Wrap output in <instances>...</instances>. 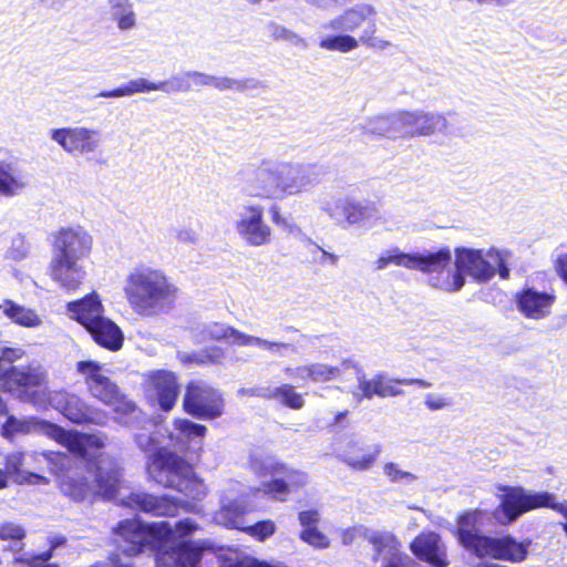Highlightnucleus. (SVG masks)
<instances>
[{
    "label": "nucleus",
    "mask_w": 567,
    "mask_h": 567,
    "mask_svg": "<svg viewBox=\"0 0 567 567\" xmlns=\"http://www.w3.org/2000/svg\"><path fill=\"white\" fill-rule=\"evenodd\" d=\"M135 442L144 452H152L147 462V473L157 484L176 489L194 501L203 499L207 488L192 467L176 453L159 446L158 433L146 427L135 434Z\"/></svg>",
    "instance_id": "f257e3e1"
},
{
    "label": "nucleus",
    "mask_w": 567,
    "mask_h": 567,
    "mask_svg": "<svg viewBox=\"0 0 567 567\" xmlns=\"http://www.w3.org/2000/svg\"><path fill=\"white\" fill-rule=\"evenodd\" d=\"M197 528L190 518L181 519L172 526L168 522L145 525L136 519H124L115 529L116 551L112 560L121 567H131L130 559L146 547H166L175 537L190 535Z\"/></svg>",
    "instance_id": "f03ea898"
},
{
    "label": "nucleus",
    "mask_w": 567,
    "mask_h": 567,
    "mask_svg": "<svg viewBox=\"0 0 567 567\" xmlns=\"http://www.w3.org/2000/svg\"><path fill=\"white\" fill-rule=\"evenodd\" d=\"M508 250L496 248L471 249L456 248L455 250V270L443 268L437 271L440 277H432L430 282L433 287L446 292H455L463 288L465 284L464 274L471 276L477 282L489 281L495 274L502 279H508L511 269L508 261L511 259Z\"/></svg>",
    "instance_id": "7ed1b4c3"
},
{
    "label": "nucleus",
    "mask_w": 567,
    "mask_h": 567,
    "mask_svg": "<svg viewBox=\"0 0 567 567\" xmlns=\"http://www.w3.org/2000/svg\"><path fill=\"white\" fill-rule=\"evenodd\" d=\"M93 237L82 226L63 227L54 235L51 278L65 290H76L86 278L80 261L90 256Z\"/></svg>",
    "instance_id": "20e7f679"
},
{
    "label": "nucleus",
    "mask_w": 567,
    "mask_h": 567,
    "mask_svg": "<svg viewBox=\"0 0 567 567\" xmlns=\"http://www.w3.org/2000/svg\"><path fill=\"white\" fill-rule=\"evenodd\" d=\"M123 291L137 315L150 317L174 305L178 289L163 270L137 265L127 274Z\"/></svg>",
    "instance_id": "39448f33"
},
{
    "label": "nucleus",
    "mask_w": 567,
    "mask_h": 567,
    "mask_svg": "<svg viewBox=\"0 0 567 567\" xmlns=\"http://www.w3.org/2000/svg\"><path fill=\"white\" fill-rule=\"evenodd\" d=\"M485 513L474 509L458 516L456 523V537L460 545L476 557H491L494 559L520 563L525 560L530 542H517L507 535L492 537L482 533Z\"/></svg>",
    "instance_id": "423d86ee"
},
{
    "label": "nucleus",
    "mask_w": 567,
    "mask_h": 567,
    "mask_svg": "<svg viewBox=\"0 0 567 567\" xmlns=\"http://www.w3.org/2000/svg\"><path fill=\"white\" fill-rule=\"evenodd\" d=\"M1 434L7 440H12L17 435L42 434L65 446L74 455L83 458L93 457L95 451L101 450L105 445L104 437L100 434L66 431L54 423L35 416L17 417L8 415L2 425Z\"/></svg>",
    "instance_id": "0eeeda50"
},
{
    "label": "nucleus",
    "mask_w": 567,
    "mask_h": 567,
    "mask_svg": "<svg viewBox=\"0 0 567 567\" xmlns=\"http://www.w3.org/2000/svg\"><path fill=\"white\" fill-rule=\"evenodd\" d=\"M76 372L82 377L92 398L112 406L118 413V422L133 426L142 417V412L127 400L115 382L111 380L104 364L94 360L76 362Z\"/></svg>",
    "instance_id": "6e6552de"
},
{
    "label": "nucleus",
    "mask_w": 567,
    "mask_h": 567,
    "mask_svg": "<svg viewBox=\"0 0 567 567\" xmlns=\"http://www.w3.org/2000/svg\"><path fill=\"white\" fill-rule=\"evenodd\" d=\"M66 309L71 313V318L81 323L99 346L110 351H117L122 348L123 331L114 321L103 315L104 307L96 292L68 302Z\"/></svg>",
    "instance_id": "1a4fd4ad"
},
{
    "label": "nucleus",
    "mask_w": 567,
    "mask_h": 567,
    "mask_svg": "<svg viewBox=\"0 0 567 567\" xmlns=\"http://www.w3.org/2000/svg\"><path fill=\"white\" fill-rule=\"evenodd\" d=\"M504 494L499 496L501 503L493 511V517L501 525H509L524 513L546 507L559 513L564 518V529L567 533V502H557L556 495L549 492H532L523 487L501 486Z\"/></svg>",
    "instance_id": "9d476101"
},
{
    "label": "nucleus",
    "mask_w": 567,
    "mask_h": 567,
    "mask_svg": "<svg viewBox=\"0 0 567 567\" xmlns=\"http://www.w3.org/2000/svg\"><path fill=\"white\" fill-rule=\"evenodd\" d=\"M196 342L225 341L228 344L238 347L255 346L274 355L284 357L288 350L295 351L289 342L267 340L259 337L246 334L234 327L220 322H208L198 324L193 329Z\"/></svg>",
    "instance_id": "9b49d317"
},
{
    "label": "nucleus",
    "mask_w": 567,
    "mask_h": 567,
    "mask_svg": "<svg viewBox=\"0 0 567 567\" xmlns=\"http://www.w3.org/2000/svg\"><path fill=\"white\" fill-rule=\"evenodd\" d=\"M320 209L337 224L348 226H365L379 218V208L375 203L363 199L357 200L350 196H326L319 199Z\"/></svg>",
    "instance_id": "f8f14e48"
},
{
    "label": "nucleus",
    "mask_w": 567,
    "mask_h": 567,
    "mask_svg": "<svg viewBox=\"0 0 567 567\" xmlns=\"http://www.w3.org/2000/svg\"><path fill=\"white\" fill-rule=\"evenodd\" d=\"M452 260L451 250L447 247L434 252L405 254L398 247L382 251L375 260V269L383 270L390 265L419 270L422 272H435L446 268Z\"/></svg>",
    "instance_id": "ddd939ff"
},
{
    "label": "nucleus",
    "mask_w": 567,
    "mask_h": 567,
    "mask_svg": "<svg viewBox=\"0 0 567 567\" xmlns=\"http://www.w3.org/2000/svg\"><path fill=\"white\" fill-rule=\"evenodd\" d=\"M49 136L72 157H89L97 153L103 143L102 132L87 126L52 128Z\"/></svg>",
    "instance_id": "4468645a"
},
{
    "label": "nucleus",
    "mask_w": 567,
    "mask_h": 567,
    "mask_svg": "<svg viewBox=\"0 0 567 567\" xmlns=\"http://www.w3.org/2000/svg\"><path fill=\"white\" fill-rule=\"evenodd\" d=\"M234 229L239 238L250 247L267 246L271 241V227L265 221L264 207L241 205L236 212Z\"/></svg>",
    "instance_id": "2eb2a0df"
},
{
    "label": "nucleus",
    "mask_w": 567,
    "mask_h": 567,
    "mask_svg": "<svg viewBox=\"0 0 567 567\" xmlns=\"http://www.w3.org/2000/svg\"><path fill=\"white\" fill-rule=\"evenodd\" d=\"M183 406L194 417L212 420L223 414L224 401L220 393L207 383L193 381L186 388Z\"/></svg>",
    "instance_id": "dca6fc26"
},
{
    "label": "nucleus",
    "mask_w": 567,
    "mask_h": 567,
    "mask_svg": "<svg viewBox=\"0 0 567 567\" xmlns=\"http://www.w3.org/2000/svg\"><path fill=\"white\" fill-rule=\"evenodd\" d=\"M362 537L373 550L372 559L382 560L381 567H414L415 561L401 550V543L390 532L362 528Z\"/></svg>",
    "instance_id": "f3484780"
},
{
    "label": "nucleus",
    "mask_w": 567,
    "mask_h": 567,
    "mask_svg": "<svg viewBox=\"0 0 567 567\" xmlns=\"http://www.w3.org/2000/svg\"><path fill=\"white\" fill-rule=\"evenodd\" d=\"M249 503L245 499L225 497L223 509L216 514V522L226 527L246 532L258 540H265L271 536L276 526L272 520H260L252 525H244L243 514L248 509Z\"/></svg>",
    "instance_id": "a211bd4d"
},
{
    "label": "nucleus",
    "mask_w": 567,
    "mask_h": 567,
    "mask_svg": "<svg viewBox=\"0 0 567 567\" xmlns=\"http://www.w3.org/2000/svg\"><path fill=\"white\" fill-rule=\"evenodd\" d=\"M121 504L152 516L173 517L183 508L189 512L193 505L168 495H154L145 492H133L120 499Z\"/></svg>",
    "instance_id": "6ab92c4d"
},
{
    "label": "nucleus",
    "mask_w": 567,
    "mask_h": 567,
    "mask_svg": "<svg viewBox=\"0 0 567 567\" xmlns=\"http://www.w3.org/2000/svg\"><path fill=\"white\" fill-rule=\"evenodd\" d=\"M279 199L309 192L319 183L312 167L295 162L278 161Z\"/></svg>",
    "instance_id": "aec40b11"
},
{
    "label": "nucleus",
    "mask_w": 567,
    "mask_h": 567,
    "mask_svg": "<svg viewBox=\"0 0 567 567\" xmlns=\"http://www.w3.org/2000/svg\"><path fill=\"white\" fill-rule=\"evenodd\" d=\"M377 22L371 21L365 25L359 38L350 34H330L322 37L319 41V48L327 51H337L340 53H349L359 48L360 43L378 50H384L391 43L382 38L375 37Z\"/></svg>",
    "instance_id": "412c9836"
},
{
    "label": "nucleus",
    "mask_w": 567,
    "mask_h": 567,
    "mask_svg": "<svg viewBox=\"0 0 567 567\" xmlns=\"http://www.w3.org/2000/svg\"><path fill=\"white\" fill-rule=\"evenodd\" d=\"M375 16L377 10L371 4L360 3L322 24V29L336 32V34L362 33L363 28L375 20Z\"/></svg>",
    "instance_id": "4be33fe9"
},
{
    "label": "nucleus",
    "mask_w": 567,
    "mask_h": 567,
    "mask_svg": "<svg viewBox=\"0 0 567 567\" xmlns=\"http://www.w3.org/2000/svg\"><path fill=\"white\" fill-rule=\"evenodd\" d=\"M29 185L30 175L20 161L8 152H0V196H18Z\"/></svg>",
    "instance_id": "5701e85b"
},
{
    "label": "nucleus",
    "mask_w": 567,
    "mask_h": 567,
    "mask_svg": "<svg viewBox=\"0 0 567 567\" xmlns=\"http://www.w3.org/2000/svg\"><path fill=\"white\" fill-rule=\"evenodd\" d=\"M381 454V445H368L358 439H350L337 452V458L355 472L369 471Z\"/></svg>",
    "instance_id": "b1692460"
},
{
    "label": "nucleus",
    "mask_w": 567,
    "mask_h": 567,
    "mask_svg": "<svg viewBox=\"0 0 567 567\" xmlns=\"http://www.w3.org/2000/svg\"><path fill=\"white\" fill-rule=\"evenodd\" d=\"M401 133L403 136H427L436 132H445L447 121L444 116L435 113L424 112H401Z\"/></svg>",
    "instance_id": "393cba45"
},
{
    "label": "nucleus",
    "mask_w": 567,
    "mask_h": 567,
    "mask_svg": "<svg viewBox=\"0 0 567 567\" xmlns=\"http://www.w3.org/2000/svg\"><path fill=\"white\" fill-rule=\"evenodd\" d=\"M278 172L277 159H261L249 183L251 195L266 199H279Z\"/></svg>",
    "instance_id": "a878e982"
},
{
    "label": "nucleus",
    "mask_w": 567,
    "mask_h": 567,
    "mask_svg": "<svg viewBox=\"0 0 567 567\" xmlns=\"http://www.w3.org/2000/svg\"><path fill=\"white\" fill-rule=\"evenodd\" d=\"M49 403L73 423H92L94 415L91 408L80 396L66 391L48 394Z\"/></svg>",
    "instance_id": "bb28decb"
},
{
    "label": "nucleus",
    "mask_w": 567,
    "mask_h": 567,
    "mask_svg": "<svg viewBox=\"0 0 567 567\" xmlns=\"http://www.w3.org/2000/svg\"><path fill=\"white\" fill-rule=\"evenodd\" d=\"M410 549L417 558L433 567H446L449 565L446 548L436 533L419 535L410 544Z\"/></svg>",
    "instance_id": "cd10ccee"
},
{
    "label": "nucleus",
    "mask_w": 567,
    "mask_h": 567,
    "mask_svg": "<svg viewBox=\"0 0 567 567\" xmlns=\"http://www.w3.org/2000/svg\"><path fill=\"white\" fill-rule=\"evenodd\" d=\"M518 310L527 318L540 319L549 313L555 296L546 291H538L526 287L515 296Z\"/></svg>",
    "instance_id": "c85d7f7f"
},
{
    "label": "nucleus",
    "mask_w": 567,
    "mask_h": 567,
    "mask_svg": "<svg viewBox=\"0 0 567 567\" xmlns=\"http://www.w3.org/2000/svg\"><path fill=\"white\" fill-rule=\"evenodd\" d=\"M254 468L264 476L281 475L285 477V483H287L291 494L305 487L309 481L307 473L288 467L286 464L279 463L271 457H267L260 466L254 463Z\"/></svg>",
    "instance_id": "c756f323"
},
{
    "label": "nucleus",
    "mask_w": 567,
    "mask_h": 567,
    "mask_svg": "<svg viewBox=\"0 0 567 567\" xmlns=\"http://www.w3.org/2000/svg\"><path fill=\"white\" fill-rule=\"evenodd\" d=\"M151 382L161 409L172 410L179 394L177 377L169 371H157L151 377Z\"/></svg>",
    "instance_id": "7c9ffc66"
},
{
    "label": "nucleus",
    "mask_w": 567,
    "mask_h": 567,
    "mask_svg": "<svg viewBox=\"0 0 567 567\" xmlns=\"http://www.w3.org/2000/svg\"><path fill=\"white\" fill-rule=\"evenodd\" d=\"M398 380L388 379L385 374L378 373L371 379H367L364 374L358 375V389L364 399H372L374 395L380 398L398 396L403 393L396 386Z\"/></svg>",
    "instance_id": "2f4dec72"
},
{
    "label": "nucleus",
    "mask_w": 567,
    "mask_h": 567,
    "mask_svg": "<svg viewBox=\"0 0 567 567\" xmlns=\"http://www.w3.org/2000/svg\"><path fill=\"white\" fill-rule=\"evenodd\" d=\"M27 454L23 452H13L6 457V470L7 477H11L18 484H47L48 480L33 472L24 471Z\"/></svg>",
    "instance_id": "473e14b6"
},
{
    "label": "nucleus",
    "mask_w": 567,
    "mask_h": 567,
    "mask_svg": "<svg viewBox=\"0 0 567 567\" xmlns=\"http://www.w3.org/2000/svg\"><path fill=\"white\" fill-rule=\"evenodd\" d=\"M401 124L402 115L401 113H398L369 118L361 125V128L365 134L396 138L402 137Z\"/></svg>",
    "instance_id": "72a5a7b5"
},
{
    "label": "nucleus",
    "mask_w": 567,
    "mask_h": 567,
    "mask_svg": "<svg viewBox=\"0 0 567 567\" xmlns=\"http://www.w3.org/2000/svg\"><path fill=\"white\" fill-rule=\"evenodd\" d=\"M111 20L122 32L133 30L137 24V17L131 0H107Z\"/></svg>",
    "instance_id": "f704fd0d"
},
{
    "label": "nucleus",
    "mask_w": 567,
    "mask_h": 567,
    "mask_svg": "<svg viewBox=\"0 0 567 567\" xmlns=\"http://www.w3.org/2000/svg\"><path fill=\"white\" fill-rule=\"evenodd\" d=\"M203 547L197 543L182 542L172 548L169 558L176 567H202Z\"/></svg>",
    "instance_id": "c9c22d12"
},
{
    "label": "nucleus",
    "mask_w": 567,
    "mask_h": 567,
    "mask_svg": "<svg viewBox=\"0 0 567 567\" xmlns=\"http://www.w3.org/2000/svg\"><path fill=\"white\" fill-rule=\"evenodd\" d=\"M4 316L13 323L24 328H38L42 324L35 310L21 306L11 299H4Z\"/></svg>",
    "instance_id": "e433bc0d"
},
{
    "label": "nucleus",
    "mask_w": 567,
    "mask_h": 567,
    "mask_svg": "<svg viewBox=\"0 0 567 567\" xmlns=\"http://www.w3.org/2000/svg\"><path fill=\"white\" fill-rule=\"evenodd\" d=\"M163 85L158 82H152L145 78H136L130 80L127 83L109 91H101L96 96L99 97H123L131 96L138 93H147L152 91H159Z\"/></svg>",
    "instance_id": "4c0bfd02"
},
{
    "label": "nucleus",
    "mask_w": 567,
    "mask_h": 567,
    "mask_svg": "<svg viewBox=\"0 0 567 567\" xmlns=\"http://www.w3.org/2000/svg\"><path fill=\"white\" fill-rule=\"evenodd\" d=\"M266 29L269 37L275 41H284L299 50H307L309 48L308 41L302 35L282 24L269 22Z\"/></svg>",
    "instance_id": "58836bf2"
},
{
    "label": "nucleus",
    "mask_w": 567,
    "mask_h": 567,
    "mask_svg": "<svg viewBox=\"0 0 567 567\" xmlns=\"http://www.w3.org/2000/svg\"><path fill=\"white\" fill-rule=\"evenodd\" d=\"M213 86L219 91L245 92L248 90H258L264 87V83L254 78L243 80L228 76H213Z\"/></svg>",
    "instance_id": "ea45409f"
},
{
    "label": "nucleus",
    "mask_w": 567,
    "mask_h": 567,
    "mask_svg": "<svg viewBox=\"0 0 567 567\" xmlns=\"http://www.w3.org/2000/svg\"><path fill=\"white\" fill-rule=\"evenodd\" d=\"M96 492L106 498L117 497V487L120 484V473L112 470L109 473L99 467L95 475Z\"/></svg>",
    "instance_id": "a19ab883"
},
{
    "label": "nucleus",
    "mask_w": 567,
    "mask_h": 567,
    "mask_svg": "<svg viewBox=\"0 0 567 567\" xmlns=\"http://www.w3.org/2000/svg\"><path fill=\"white\" fill-rule=\"evenodd\" d=\"M269 394V399L278 400L280 403L293 410H299L305 404L301 394L297 393L293 386L289 384H282L276 388L270 386Z\"/></svg>",
    "instance_id": "79ce46f5"
},
{
    "label": "nucleus",
    "mask_w": 567,
    "mask_h": 567,
    "mask_svg": "<svg viewBox=\"0 0 567 567\" xmlns=\"http://www.w3.org/2000/svg\"><path fill=\"white\" fill-rule=\"evenodd\" d=\"M383 474L390 483L403 486L412 485L417 481L415 474L401 468L395 462H386L383 465Z\"/></svg>",
    "instance_id": "37998d69"
},
{
    "label": "nucleus",
    "mask_w": 567,
    "mask_h": 567,
    "mask_svg": "<svg viewBox=\"0 0 567 567\" xmlns=\"http://www.w3.org/2000/svg\"><path fill=\"white\" fill-rule=\"evenodd\" d=\"M271 478L269 481H265L261 483V489L266 495L270 498L279 502L287 501L288 496L291 494L287 483H285V477L281 475H270Z\"/></svg>",
    "instance_id": "c03bdc74"
},
{
    "label": "nucleus",
    "mask_w": 567,
    "mask_h": 567,
    "mask_svg": "<svg viewBox=\"0 0 567 567\" xmlns=\"http://www.w3.org/2000/svg\"><path fill=\"white\" fill-rule=\"evenodd\" d=\"M158 84L163 85L162 87H164L159 89V91L166 94L186 93L192 90V83L189 78L186 76V71L183 73L173 74L168 80L158 81Z\"/></svg>",
    "instance_id": "a18cd8bd"
},
{
    "label": "nucleus",
    "mask_w": 567,
    "mask_h": 567,
    "mask_svg": "<svg viewBox=\"0 0 567 567\" xmlns=\"http://www.w3.org/2000/svg\"><path fill=\"white\" fill-rule=\"evenodd\" d=\"M62 492L75 502H81L90 494L89 484L83 480L69 478L61 485Z\"/></svg>",
    "instance_id": "49530a36"
},
{
    "label": "nucleus",
    "mask_w": 567,
    "mask_h": 567,
    "mask_svg": "<svg viewBox=\"0 0 567 567\" xmlns=\"http://www.w3.org/2000/svg\"><path fill=\"white\" fill-rule=\"evenodd\" d=\"M310 380L313 382H326L336 379L340 374V369L324 363L310 364Z\"/></svg>",
    "instance_id": "de8ad7c7"
},
{
    "label": "nucleus",
    "mask_w": 567,
    "mask_h": 567,
    "mask_svg": "<svg viewBox=\"0 0 567 567\" xmlns=\"http://www.w3.org/2000/svg\"><path fill=\"white\" fill-rule=\"evenodd\" d=\"M175 429L181 433V435L187 439H199L202 440L206 433V426L195 423L189 420H176Z\"/></svg>",
    "instance_id": "09e8293b"
},
{
    "label": "nucleus",
    "mask_w": 567,
    "mask_h": 567,
    "mask_svg": "<svg viewBox=\"0 0 567 567\" xmlns=\"http://www.w3.org/2000/svg\"><path fill=\"white\" fill-rule=\"evenodd\" d=\"M30 252V245L25 240V238L21 235L16 236L12 241L11 246L7 250V258H10L16 261L23 260L28 257Z\"/></svg>",
    "instance_id": "8fccbe9b"
},
{
    "label": "nucleus",
    "mask_w": 567,
    "mask_h": 567,
    "mask_svg": "<svg viewBox=\"0 0 567 567\" xmlns=\"http://www.w3.org/2000/svg\"><path fill=\"white\" fill-rule=\"evenodd\" d=\"M300 539L316 548L322 549L329 546V539L316 527L302 529Z\"/></svg>",
    "instance_id": "3c124183"
},
{
    "label": "nucleus",
    "mask_w": 567,
    "mask_h": 567,
    "mask_svg": "<svg viewBox=\"0 0 567 567\" xmlns=\"http://www.w3.org/2000/svg\"><path fill=\"white\" fill-rule=\"evenodd\" d=\"M52 557V550H47L39 555H21L17 558L18 561L25 563L29 567H58L53 564H49V560Z\"/></svg>",
    "instance_id": "603ef678"
},
{
    "label": "nucleus",
    "mask_w": 567,
    "mask_h": 567,
    "mask_svg": "<svg viewBox=\"0 0 567 567\" xmlns=\"http://www.w3.org/2000/svg\"><path fill=\"white\" fill-rule=\"evenodd\" d=\"M453 401L450 396L439 393H427L424 396V405L431 411L443 410L452 406Z\"/></svg>",
    "instance_id": "864d4df0"
},
{
    "label": "nucleus",
    "mask_w": 567,
    "mask_h": 567,
    "mask_svg": "<svg viewBox=\"0 0 567 567\" xmlns=\"http://www.w3.org/2000/svg\"><path fill=\"white\" fill-rule=\"evenodd\" d=\"M247 487L241 485L239 482H228L220 496V511L223 509V501L225 497L245 499L247 503Z\"/></svg>",
    "instance_id": "5fc2aeb1"
},
{
    "label": "nucleus",
    "mask_w": 567,
    "mask_h": 567,
    "mask_svg": "<svg viewBox=\"0 0 567 567\" xmlns=\"http://www.w3.org/2000/svg\"><path fill=\"white\" fill-rule=\"evenodd\" d=\"M225 567H287V566L282 565L280 563L260 561L254 557L244 556V557L235 559L234 561H230Z\"/></svg>",
    "instance_id": "6e6d98bb"
},
{
    "label": "nucleus",
    "mask_w": 567,
    "mask_h": 567,
    "mask_svg": "<svg viewBox=\"0 0 567 567\" xmlns=\"http://www.w3.org/2000/svg\"><path fill=\"white\" fill-rule=\"evenodd\" d=\"M269 213L275 225L281 227L284 230L289 231L290 234L295 231L300 233V229L291 220L280 214V209L277 205H272L269 209Z\"/></svg>",
    "instance_id": "4d7b16f0"
},
{
    "label": "nucleus",
    "mask_w": 567,
    "mask_h": 567,
    "mask_svg": "<svg viewBox=\"0 0 567 567\" xmlns=\"http://www.w3.org/2000/svg\"><path fill=\"white\" fill-rule=\"evenodd\" d=\"M175 238L179 243L196 245L199 241V234L189 226H183L175 229Z\"/></svg>",
    "instance_id": "13d9d810"
},
{
    "label": "nucleus",
    "mask_w": 567,
    "mask_h": 567,
    "mask_svg": "<svg viewBox=\"0 0 567 567\" xmlns=\"http://www.w3.org/2000/svg\"><path fill=\"white\" fill-rule=\"evenodd\" d=\"M24 530L21 526L7 523L0 526L1 539H17L20 540L24 537Z\"/></svg>",
    "instance_id": "bf43d9fd"
},
{
    "label": "nucleus",
    "mask_w": 567,
    "mask_h": 567,
    "mask_svg": "<svg viewBox=\"0 0 567 567\" xmlns=\"http://www.w3.org/2000/svg\"><path fill=\"white\" fill-rule=\"evenodd\" d=\"M186 76L189 78L192 86H213V76L199 71H186Z\"/></svg>",
    "instance_id": "052dcab7"
},
{
    "label": "nucleus",
    "mask_w": 567,
    "mask_h": 567,
    "mask_svg": "<svg viewBox=\"0 0 567 567\" xmlns=\"http://www.w3.org/2000/svg\"><path fill=\"white\" fill-rule=\"evenodd\" d=\"M319 512L316 509L302 511L299 513V523L303 529L316 527L319 522Z\"/></svg>",
    "instance_id": "680f3d73"
},
{
    "label": "nucleus",
    "mask_w": 567,
    "mask_h": 567,
    "mask_svg": "<svg viewBox=\"0 0 567 567\" xmlns=\"http://www.w3.org/2000/svg\"><path fill=\"white\" fill-rule=\"evenodd\" d=\"M310 364L309 365H301V367H286L284 369L285 373L295 380L306 381L310 379Z\"/></svg>",
    "instance_id": "e2e57ef3"
},
{
    "label": "nucleus",
    "mask_w": 567,
    "mask_h": 567,
    "mask_svg": "<svg viewBox=\"0 0 567 567\" xmlns=\"http://www.w3.org/2000/svg\"><path fill=\"white\" fill-rule=\"evenodd\" d=\"M206 352V360L210 364H219L225 358V351L220 347H210L204 350Z\"/></svg>",
    "instance_id": "0e129e2a"
},
{
    "label": "nucleus",
    "mask_w": 567,
    "mask_h": 567,
    "mask_svg": "<svg viewBox=\"0 0 567 567\" xmlns=\"http://www.w3.org/2000/svg\"><path fill=\"white\" fill-rule=\"evenodd\" d=\"M269 389L270 386H255L249 389H240L239 392L244 395L269 399Z\"/></svg>",
    "instance_id": "69168bd1"
},
{
    "label": "nucleus",
    "mask_w": 567,
    "mask_h": 567,
    "mask_svg": "<svg viewBox=\"0 0 567 567\" xmlns=\"http://www.w3.org/2000/svg\"><path fill=\"white\" fill-rule=\"evenodd\" d=\"M555 269L559 277L566 282L567 285V254H561L557 257L555 261Z\"/></svg>",
    "instance_id": "338daca9"
},
{
    "label": "nucleus",
    "mask_w": 567,
    "mask_h": 567,
    "mask_svg": "<svg viewBox=\"0 0 567 567\" xmlns=\"http://www.w3.org/2000/svg\"><path fill=\"white\" fill-rule=\"evenodd\" d=\"M316 248L321 251V258L318 260L320 264H323L326 260H328L330 262V265L332 266H336L337 262H338V256L334 255V254H331L324 249H322L321 247H319L318 245H315Z\"/></svg>",
    "instance_id": "774afa93"
}]
</instances>
